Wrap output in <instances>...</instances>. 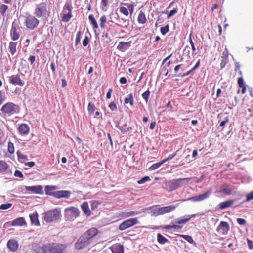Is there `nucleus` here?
<instances>
[{
    "instance_id": "nucleus-1",
    "label": "nucleus",
    "mask_w": 253,
    "mask_h": 253,
    "mask_svg": "<svg viewBox=\"0 0 253 253\" xmlns=\"http://www.w3.org/2000/svg\"><path fill=\"white\" fill-rule=\"evenodd\" d=\"M33 247L36 253H63V245L55 243L45 244L42 247L36 244Z\"/></svg>"
},
{
    "instance_id": "nucleus-2",
    "label": "nucleus",
    "mask_w": 253,
    "mask_h": 253,
    "mask_svg": "<svg viewBox=\"0 0 253 253\" xmlns=\"http://www.w3.org/2000/svg\"><path fill=\"white\" fill-rule=\"evenodd\" d=\"M18 106L16 104L8 102L2 105L0 109V115L2 117H10L17 113Z\"/></svg>"
},
{
    "instance_id": "nucleus-3",
    "label": "nucleus",
    "mask_w": 253,
    "mask_h": 253,
    "mask_svg": "<svg viewBox=\"0 0 253 253\" xmlns=\"http://www.w3.org/2000/svg\"><path fill=\"white\" fill-rule=\"evenodd\" d=\"M135 4L133 2H128V0H124L119 6V12L124 16L127 17L129 14L132 15L134 12Z\"/></svg>"
},
{
    "instance_id": "nucleus-4",
    "label": "nucleus",
    "mask_w": 253,
    "mask_h": 253,
    "mask_svg": "<svg viewBox=\"0 0 253 253\" xmlns=\"http://www.w3.org/2000/svg\"><path fill=\"white\" fill-rule=\"evenodd\" d=\"M191 178H179L177 179H173L172 180L166 181L164 183L165 188L168 191H172L176 189L178 187H180L182 185V181H189Z\"/></svg>"
},
{
    "instance_id": "nucleus-5",
    "label": "nucleus",
    "mask_w": 253,
    "mask_h": 253,
    "mask_svg": "<svg viewBox=\"0 0 253 253\" xmlns=\"http://www.w3.org/2000/svg\"><path fill=\"white\" fill-rule=\"evenodd\" d=\"M49 13L47 5L45 2H41L37 4L34 11V14L37 18L46 17Z\"/></svg>"
},
{
    "instance_id": "nucleus-6",
    "label": "nucleus",
    "mask_w": 253,
    "mask_h": 253,
    "mask_svg": "<svg viewBox=\"0 0 253 253\" xmlns=\"http://www.w3.org/2000/svg\"><path fill=\"white\" fill-rule=\"evenodd\" d=\"M61 211L56 208L48 210L44 213V220L46 222H51L57 220L60 218Z\"/></svg>"
},
{
    "instance_id": "nucleus-7",
    "label": "nucleus",
    "mask_w": 253,
    "mask_h": 253,
    "mask_svg": "<svg viewBox=\"0 0 253 253\" xmlns=\"http://www.w3.org/2000/svg\"><path fill=\"white\" fill-rule=\"evenodd\" d=\"M65 220L67 221H72L79 216L80 211L77 208L70 207L64 210Z\"/></svg>"
},
{
    "instance_id": "nucleus-8",
    "label": "nucleus",
    "mask_w": 253,
    "mask_h": 253,
    "mask_svg": "<svg viewBox=\"0 0 253 253\" xmlns=\"http://www.w3.org/2000/svg\"><path fill=\"white\" fill-rule=\"evenodd\" d=\"M39 23L40 21L35 15L28 14L25 17L24 24L28 29H35L38 27Z\"/></svg>"
},
{
    "instance_id": "nucleus-9",
    "label": "nucleus",
    "mask_w": 253,
    "mask_h": 253,
    "mask_svg": "<svg viewBox=\"0 0 253 253\" xmlns=\"http://www.w3.org/2000/svg\"><path fill=\"white\" fill-rule=\"evenodd\" d=\"M72 7L71 4L66 3L64 5L62 11L61 20L63 22L67 23L73 17L72 14Z\"/></svg>"
},
{
    "instance_id": "nucleus-10",
    "label": "nucleus",
    "mask_w": 253,
    "mask_h": 253,
    "mask_svg": "<svg viewBox=\"0 0 253 253\" xmlns=\"http://www.w3.org/2000/svg\"><path fill=\"white\" fill-rule=\"evenodd\" d=\"M90 241L84 234L81 235L75 244V248L80 250L86 248L90 243Z\"/></svg>"
},
{
    "instance_id": "nucleus-11",
    "label": "nucleus",
    "mask_w": 253,
    "mask_h": 253,
    "mask_svg": "<svg viewBox=\"0 0 253 253\" xmlns=\"http://www.w3.org/2000/svg\"><path fill=\"white\" fill-rule=\"evenodd\" d=\"M138 222L137 218H132L124 221L119 226V229L121 231L125 230L129 227H131Z\"/></svg>"
},
{
    "instance_id": "nucleus-12",
    "label": "nucleus",
    "mask_w": 253,
    "mask_h": 253,
    "mask_svg": "<svg viewBox=\"0 0 253 253\" xmlns=\"http://www.w3.org/2000/svg\"><path fill=\"white\" fill-rule=\"evenodd\" d=\"M230 229L229 225L228 222L222 221L216 228L217 232L221 235H225L228 234Z\"/></svg>"
},
{
    "instance_id": "nucleus-13",
    "label": "nucleus",
    "mask_w": 253,
    "mask_h": 253,
    "mask_svg": "<svg viewBox=\"0 0 253 253\" xmlns=\"http://www.w3.org/2000/svg\"><path fill=\"white\" fill-rule=\"evenodd\" d=\"M10 83L14 85L23 86L24 82L20 78L19 75H13L9 77Z\"/></svg>"
},
{
    "instance_id": "nucleus-14",
    "label": "nucleus",
    "mask_w": 253,
    "mask_h": 253,
    "mask_svg": "<svg viewBox=\"0 0 253 253\" xmlns=\"http://www.w3.org/2000/svg\"><path fill=\"white\" fill-rule=\"evenodd\" d=\"M210 194H211V192L210 191H207L205 193L202 194L201 195L191 197L186 199V200H189V201H191L193 202L201 201L207 199L208 197H209ZM184 201H186V200H184Z\"/></svg>"
},
{
    "instance_id": "nucleus-15",
    "label": "nucleus",
    "mask_w": 253,
    "mask_h": 253,
    "mask_svg": "<svg viewBox=\"0 0 253 253\" xmlns=\"http://www.w3.org/2000/svg\"><path fill=\"white\" fill-rule=\"evenodd\" d=\"M19 29L16 25L12 23L11 29L10 30V37L13 41L17 40L20 37Z\"/></svg>"
},
{
    "instance_id": "nucleus-16",
    "label": "nucleus",
    "mask_w": 253,
    "mask_h": 253,
    "mask_svg": "<svg viewBox=\"0 0 253 253\" xmlns=\"http://www.w3.org/2000/svg\"><path fill=\"white\" fill-rule=\"evenodd\" d=\"M25 189L35 194H42L43 193L42 187L41 185L26 186Z\"/></svg>"
},
{
    "instance_id": "nucleus-17",
    "label": "nucleus",
    "mask_w": 253,
    "mask_h": 253,
    "mask_svg": "<svg viewBox=\"0 0 253 253\" xmlns=\"http://www.w3.org/2000/svg\"><path fill=\"white\" fill-rule=\"evenodd\" d=\"M98 230L97 228L92 227L87 230L83 234L87 237L88 240L91 242V239L95 237L98 234Z\"/></svg>"
},
{
    "instance_id": "nucleus-18",
    "label": "nucleus",
    "mask_w": 253,
    "mask_h": 253,
    "mask_svg": "<svg viewBox=\"0 0 253 253\" xmlns=\"http://www.w3.org/2000/svg\"><path fill=\"white\" fill-rule=\"evenodd\" d=\"M7 246L11 251L15 252L18 248L19 244L15 239H10L7 242Z\"/></svg>"
},
{
    "instance_id": "nucleus-19",
    "label": "nucleus",
    "mask_w": 253,
    "mask_h": 253,
    "mask_svg": "<svg viewBox=\"0 0 253 253\" xmlns=\"http://www.w3.org/2000/svg\"><path fill=\"white\" fill-rule=\"evenodd\" d=\"M71 194V192L68 190H61L56 191L55 198L60 199L62 198H69Z\"/></svg>"
},
{
    "instance_id": "nucleus-20",
    "label": "nucleus",
    "mask_w": 253,
    "mask_h": 253,
    "mask_svg": "<svg viewBox=\"0 0 253 253\" xmlns=\"http://www.w3.org/2000/svg\"><path fill=\"white\" fill-rule=\"evenodd\" d=\"M110 249L113 253H124V246L120 244H115Z\"/></svg>"
},
{
    "instance_id": "nucleus-21",
    "label": "nucleus",
    "mask_w": 253,
    "mask_h": 253,
    "mask_svg": "<svg viewBox=\"0 0 253 253\" xmlns=\"http://www.w3.org/2000/svg\"><path fill=\"white\" fill-rule=\"evenodd\" d=\"M17 42H10L8 46V51L12 56L15 55L17 51Z\"/></svg>"
},
{
    "instance_id": "nucleus-22",
    "label": "nucleus",
    "mask_w": 253,
    "mask_h": 253,
    "mask_svg": "<svg viewBox=\"0 0 253 253\" xmlns=\"http://www.w3.org/2000/svg\"><path fill=\"white\" fill-rule=\"evenodd\" d=\"M57 187L54 185H46L45 187V194L47 195L52 196L55 198L56 191H54L57 189Z\"/></svg>"
},
{
    "instance_id": "nucleus-23",
    "label": "nucleus",
    "mask_w": 253,
    "mask_h": 253,
    "mask_svg": "<svg viewBox=\"0 0 253 253\" xmlns=\"http://www.w3.org/2000/svg\"><path fill=\"white\" fill-rule=\"evenodd\" d=\"M18 130L20 134L26 135L29 132L30 128L27 124L23 123L19 126Z\"/></svg>"
},
{
    "instance_id": "nucleus-24",
    "label": "nucleus",
    "mask_w": 253,
    "mask_h": 253,
    "mask_svg": "<svg viewBox=\"0 0 253 253\" xmlns=\"http://www.w3.org/2000/svg\"><path fill=\"white\" fill-rule=\"evenodd\" d=\"M131 46V42H120L117 46V49L122 51H125L127 48Z\"/></svg>"
},
{
    "instance_id": "nucleus-25",
    "label": "nucleus",
    "mask_w": 253,
    "mask_h": 253,
    "mask_svg": "<svg viewBox=\"0 0 253 253\" xmlns=\"http://www.w3.org/2000/svg\"><path fill=\"white\" fill-rule=\"evenodd\" d=\"M175 208L176 206L173 205L160 207L162 215L172 212Z\"/></svg>"
},
{
    "instance_id": "nucleus-26",
    "label": "nucleus",
    "mask_w": 253,
    "mask_h": 253,
    "mask_svg": "<svg viewBox=\"0 0 253 253\" xmlns=\"http://www.w3.org/2000/svg\"><path fill=\"white\" fill-rule=\"evenodd\" d=\"M147 18L143 11L140 10L137 17L138 23L140 24L144 25L147 22Z\"/></svg>"
},
{
    "instance_id": "nucleus-27",
    "label": "nucleus",
    "mask_w": 253,
    "mask_h": 253,
    "mask_svg": "<svg viewBox=\"0 0 253 253\" xmlns=\"http://www.w3.org/2000/svg\"><path fill=\"white\" fill-rule=\"evenodd\" d=\"M26 225V222L23 217H18L12 221L11 225L13 226H23Z\"/></svg>"
},
{
    "instance_id": "nucleus-28",
    "label": "nucleus",
    "mask_w": 253,
    "mask_h": 253,
    "mask_svg": "<svg viewBox=\"0 0 253 253\" xmlns=\"http://www.w3.org/2000/svg\"><path fill=\"white\" fill-rule=\"evenodd\" d=\"M31 223L35 226H39L40 225L38 220V214L37 212H35L29 215Z\"/></svg>"
},
{
    "instance_id": "nucleus-29",
    "label": "nucleus",
    "mask_w": 253,
    "mask_h": 253,
    "mask_svg": "<svg viewBox=\"0 0 253 253\" xmlns=\"http://www.w3.org/2000/svg\"><path fill=\"white\" fill-rule=\"evenodd\" d=\"M234 202V201L233 200H229L221 202L218 205L219 208L221 210H223L229 207L233 204Z\"/></svg>"
},
{
    "instance_id": "nucleus-30",
    "label": "nucleus",
    "mask_w": 253,
    "mask_h": 253,
    "mask_svg": "<svg viewBox=\"0 0 253 253\" xmlns=\"http://www.w3.org/2000/svg\"><path fill=\"white\" fill-rule=\"evenodd\" d=\"M199 215L200 214L199 213L188 215L186 218L178 220L177 221H176V223L178 224H185L186 222L189 221L191 218L199 216Z\"/></svg>"
},
{
    "instance_id": "nucleus-31",
    "label": "nucleus",
    "mask_w": 253,
    "mask_h": 253,
    "mask_svg": "<svg viewBox=\"0 0 253 253\" xmlns=\"http://www.w3.org/2000/svg\"><path fill=\"white\" fill-rule=\"evenodd\" d=\"M81 208L84 213L87 216L91 215V211L89 210L88 203L86 202H84L81 205Z\"/></svg>"
},
{
    "instance_id": "nucleus-32",
    "label": "nucleus",
    "mask_w": 253,
    "mask_h": 253,
    "mask_svg": "<svg viewBox=\"0 0 253 253\" xmlns=\"http://www.w3.org/2000/svg\"><path fill=\"white\" fill-rule=\"evenodd\" d=\"M219 193H222L226 195H230L232 193V189L228 185L223 186L219 191Z\"/></svg>"
},
{
    "instance_id": "nucleus-33",
    "label": "nucleus",
    "mask_w": 253,
    "mask_h": 253,
    "mask_svg": "<svg viewBox=\"0 0 253 253\" xmlns=\"http://www.w3.org/2000/svg\"><path fill=\"white\" fill-rule=\"evenodd\" d=\"M88 19L90 21V24L92 26L94 31L98 28V25L94 16L93 14H90L88 16Z\"/></svg>"
},
{
    "instance_id": "nucleus-34",
    "label": "nucleus",
    "mask_w": 253,
    "mask_h": 253,
    "mask_svg": "<svg viewBox=\"0 0 253 253\" xmlns=\"http://www.w3.org/2000/svg\"><path fill=\"white\" fill-rule=\"evenodd\" d=\"M125 104L129 103L130 106H132L134 105V98L133 95L132 93H130L127 97H126L124 99Z\"/></svg>"
},
{
    "instance_id": "nucleus-35",
    "label": "nucleus",
    "mask_w": 253,
    "mask_h": 253,
    "mask_svg": "<svg viewBox=\"0 0 253 253\" xmlns=\"http://www.w3.org/2000/svg\"><path fill=\"white\" fill-rule=\"evenodd\" d=\"M157 241L161 244H164L169 242V240L160 233L157 234Z\"/></svg>"
},
{
    "instance_id": "nucleus-36",
    "label": "nucleus",
    "mask_w": 253,
    "mask_h": 253,
    "mask_svg": "<svg viewBox=\"0 0 253 253\" xmlns=\"http://www.w3.org/2000/svg\"><path fill=\"white\" fill-rule=\"evenodd\" d=\"M8 168V165L4 161H0V172L6 171Z\"/></svg>"
},
{
    "instance_id": "nucleus-37",
    "label": "nucleus",
    "mask_w": 253,
    "mask_h": 253,
    "mask_svg": "<svg viewBox=\"0 0 253 253\" xmlns=\"http://www.w3.org/2000/svg\"><path fill=\"white\" fill-rule=\"evenodd\" d=\"M100 27L101 29H104L106 27L107 22V17L105 15H103L100 18Z\"/></svg>"
},
{
    "instance_id": "nucleus-38",
    "label": "nucleus",
    "mask_w": 253,
    "mask_h": 253,
    "mask_svg": "<svg viewBox=\"0 0 253 253\" xmlns=\"http://www.w3.org/2000/svg\"><path fill=\"white\" fill-rule=\"evenodd\" d=\"M151 216L156 217L162 215L160 208L153 209L151 212Z\"/></svg>"
},
{
    "instance_id": "nucleus-39",
    "label": "nucleus",
    "mask_w": 253,
    "mask_h": 253,
    "mask_svg": "<svg viewBox=\"0 0 253 253\" xmlns=\"http://www.w3.org/2000/svg\"><path fill=\"white\" fill-rule=\"evenodd\" d=\"M177 236L184 238L185 240H186L187 242H188L190 244H193L194 242L192 237L189 235L177 234Z\"/></svg>"
},
{
    "instance_id": "nucleus-40",
    "label": "nucleus",
    "mask_w": 253,
    "mask_h": 253,
    "mask_svg": "<svg viewBox=\"0 0 253 253\" xmlns=\"http://www.w3.org/2000/svg\"><path fill=\"white\" fill-rule=\"evenodd\" d=\"M87 110L89 115H92L95 110V105L91 102H89L88 104Z\"/></svg>"
},
{
    "instance_id": "nucleus-41",
    "label": "nucleus",
    "mask_w": 253,
    "mask_h": 253,
    "mask_svg": "<svg viewBox=\"0 0 253 253\" xmlns=\"http://www.w3.org/2000/svg\"><path fill=\"white\" fill-rule=\"evenodd\" d=\"M228 61V56H222L220 62V68L222 69L225 67Z\"/></svg>"
},
{
    "instance_id": "nucleus-42",
    "label": "nucleus",
    "mask_w": 253,
    "mask_h": 253,
    "mask_svg": "<svg viewBox=\"0 0 253 253\" xmlns=\"http://www.w3.org/2000/svg\"><path fill=\"white\" fill-rule=\"evenodd\" d=\"M17 155L18 159L23 160H27L28 159L27 155L24 154L19 150L17 151Z\"/></svg>"
},
{
    "instance_id": "nucleus-43",
    "label": "nucleus",
    "mask_w": 253,
    "mask_h": 253,
    "mask_svg": "<svg viewBox=\"0 0 253 253\" xmlns=\"http://www.w3.org/2000/svg\"><path fill=\"white\" fill-rule=\"evenodd\" d=\"M138 214V212L136 211H130L129 212H126L123 214L124 218H127L130 216H134Z\"/></svg>"
},
{
    "instance_id": "nucleus-44",
    "label": "nucleus",
    "mask_w": 253,
    "mask_h": 253,
    "mask_svg": "<svg viewBox=\"0 0 253 253\" xmlns=\"http://www.w3.org/2000/svg\"><path fill=\"white\" fill-rule=\"evenodd\" d=\"M164 163L162 161L160 162H158V163L154 164L149 168V169L151 170H155L157 169H158V168H159Z\"/></svg>"
},
{
    "instance_id": "nucleus-45",
    "label": "nucleus",
    "mask_w": 253,
    "mask_h": 253,
    "mask_svg": "<svg viewBox=\"0 0 253 253\" xmlns=\"http://www.w3.org/2000/svg\"><path fill=\"white\" fill-rule=\"evenodd\" d=\"M15 149H14V144L12 142L9 141L8 143V152L12 154H13L14 152Z\"/></svg>"
},
{
    "instance_id": "nucleus-46",
    "label": "nucleus",
    "mask_w": 253,
    "mask_h": 253,
    "mask_svg": "<svg viewBox=\"0 0 253 253\" xmlns=\"http://www.w3.org/2000/svg\"><path fill=\"white\" fill-rule=\"evenodd\" d=\"M8 9V6L7 5L4 4H1L0 6V13L1 15H4Z\"/></svg>"
},
{
    "instance_id": "nucleus-47",
    "label": "nucleus",
    "mask_w": 253,
    "mask_h": 253,
    "mask_svg": "<svg viewBox=\"0 0 253 253\" xmlns=\"http://www.w3.org/2000/svg\"><path fill=\"white\" fill-rule=\"evenodd\" d=\"M150 94V92L149 89H148L147 91H145L142 94V96L143 98L144 99V100L145 101V102L146 103H147L148 101Z\"/></svg>"
},
{
    "instance_id": "nucleus-48",
    "label": "nucleus",
    "mask_w": 253,
    "mask_h": 253,
    "mask_svg": "<svg viewBox=\"0 0 253 253\" xmlns=\"http://www.w3.org/2000/svg\"><path fill=\"white\" fill-rule=\"evenodd\" d=\"M109 107L112 111H116L117 110V106L116 103L114 101L111 102L109 104Z\"/></svg>"
},
{
    "instance_id": "nucleus-49",
    "label": "nucleus",
    "mask_w": 253,
    "mask_h": 253,
    "mask_svg": "<svg viewBox=\"0 0 253 253\" xmlns=\"http://www.w3.org/2000/svg\"><path fill=\"white\" fill-rule=\"evenodd\" d=\"M150 178L149 176H146L143 177L142 179L138 181V183L139 184H143L147 181H150Z\"/></svg>"
},
{
    "instance_id": "nucleus-50",
    "label": "nucleus",
    "mask_w": 253,
    "mask_h": 253,
    "mask_svg": "<svg viewBox=\"0 0 253 253\" xmlns=\"http://www.w3.org/2000/svg\"><path fill=\"white\" fill-rule=\"evenodd\" d=\"M82 35V32L81 31H79L77 33L76 38L75 44L78 45L80 42L81 36Z\"/></svg>"
},
{
    "instance_id": "nucleus-51",
    "label": "nucleus",
    "mask_w": 253,
    "mask_h": 253,
    "mask_svg": "<svg viewBox=\"0 0 253 253\" xmlns=\"http://www.w3.org/2000/svg\"><path fill=\"white\" fill-rule=\"evenodd\" d=\"M101 204L98 201L94 200L91 202V206L92 210H94L98 207V206Z\"/></svg>"
},
{
    "instance_id": "nucleus-52",
    "label": "nucleus",
    "mask_w": 253,
    "mask_h": 253,
    "mask_svg": "<svg viewBox=\"0 0 253 253\" xmlns=\"http://www.w3.org/2000/svg\"><path fill=\"white\" fill-rule=\"evenodd\" d=\"M169 31V26L168 25L165 27L161 28L160 31L163 35H165Z\"/></svg>"
},
{
    "instance_id": "nucleus-53",
    "label": "nucleus",
    "mask_w": 253,
    "mask_h": 253,
    "mask_svg": "<svg viewBox=\"0 0 253 253\" xmlns=\"http://www.w3.org/2000/svg\"><path fill=\"white\" fill-rule=\"evenodd\" d=\"M178 11V8L177 7H176L175 8L173 9V10H171L170 11L169 14L167 15V19H169L171 16L175 15Z\"/></svg>"
},
{
    "instance_id": "nucleus-54",
    "label": "nucleus",
    "mask_w": 253,
    "mask_h": 253,
    "mask_svg": "<svg viewBox=\"0 0 253 253\" xmlns=\"http://www.w3.org/2000/svg\"><path fill=\"white\" fill-rule=\"evenodd\" d=\"M253 200V190L246 195V199L245 202H249Z\"/></svg>"
},
{
    "instance_id": "nucleus-55",
    "label": "nucleus",
    "mask_w": 253,
    "mask_h": 253,
    "mask_svg": "<svg viewBox=\"0 0 253 253\" xmlns=\"http://www.w3.org/2000/svg\"><path fill=\"white\" fill-rule=\"evenodd\" d=\"M12 206L11 203L2 204L0 206V209L2 210H6Z\"/></svg>"
},
{
    "instance_id": "nucleus-56",
    "label": "nucleus",
    "mask_w": 253,
    "mask_h": 253,
    "mask_svg": "<svg viewBox=\"0 0 253 253\" xmlns=\"http://www.w3.org/2000/svg\"><path fill=\"white\" fill-rule=\"evenodd\" d=\"M176 154H177V151L174 152V154L169 155L167 158H166V159H165L163 160V162L165 163L169 160H170L172 159L176 155Z\"/></svg>"
},
{
    "instance_id": "nucleus-57",
    "label": "nucleus",
    "mask_w": 253,
    "mask_h": 253,
    "mask_svg": "<svg viewBox=\"0 0 253 253\" xmlns=\"http://www.w3.org/2000/svg\"><path fill=\"white\" fill-rule=\"evenodd\" d=\"M240 64L239 62H235V71L236 72L238 71L239 74L240 75H242V71L240 70Z\"/></svg>"
},
{
    "instance_id": "nucleus-58",
    "label": "nucleus",
    "mask_w": 253,
    "mask_h": 253,
    "mask_svg": "<svg viewBox=\"0 0 253 253\" xmlns=\"http://www.w3.org/2000/svg\"><path fill=\"white\" fill-rule=\"evenodd\" d=\"M238 84L239 87H243L245 85L244 84V81L242 77H240L238 79Z\"/></svg>"
},
{
    "instance_id": "nucleus-59",
    "label": "nucleus",
    "mask_w": 253,
    "mask_h": 253,
    "mask_svg": "<svg viewBox=\"0 0 253 253\" xmlns=\"http://www.w3.org/2000/svg\"><path fill=\"white\" fill-rule=\"evenodd\" d=\"M237 223L240 225H245L246 224V221L243 218H237Z\"/></svg>"
},
{
    "instance_id": "nucleus-60",
    "label": "nucleus",
    "mask_w": 253,
    "mask_h": 253,
    "mask_svg": "<svg viewBox=\"0 0 253 253\" xmlns=\"http://www.w3.org/2000/svg\"><path fill=\"white\" fill-rule=\"evenodd\" d=\"M14 175L15 177H18L21 178L23 177V175L22 173L18 170H16L15 171Z\"/></svg>"
},
{
    "instance_id": "nucleus-61",
    "label": "nucleus",
    "mask_w": 253,
    "mask_h": 253,
    "mask_svg": "<svg viewBox=\"0 0 253 253\" xmlns=\"http://www.w3.org/2000/svg\"><path fill=\"white\" fill-rule=\"evenodd\" d=\"M89 40L88 36H86L83 41V45L84 46H86L89 43Z\"/></svg>"
},
{
    "instance_id": "nucleus-62",
    "label": "nucleus",
    "mask_w": 253,
    "mask_h": 253,
    "mask_svg": "<svg viewBox=\"0 0 253 253\" xmlns=\"http://www.w3.org/2000/svg\"><path fill=\"white\" fill-rule=\"evenodd\" d=\"M229 121V119L228 118V117H226L224 120L221 121L220 122V126L223 127L225 125V124L226 123H228Z\"/></svg>"
},
{
    "instance_id": "nucleus-63",
    "label": "nucleus",
    "mask_w": 253,
    "mask_h": 253,
    "mask_svg": "<svg viewBox=\"0 0 253 253\" xmlns=\"http://www.w3.org/2000/svg\"><path fill=\"white\" fill-rule=\"evenodd\" d=\"M35 56L34 55L30 56L28 58V61L30 62L31 64H33L34 62L35 61Z\"/></svg>"
},
{
    "instance_id": "nucleus-64",
    "label": "nucleus",
    "mask_w": 253,
    "mask_h": 253,
    "mask_svg": "<svg viewBox=\"0 0 253 253\" xmlns=\"http://www.w3.org/2000/svg\"><path fill=\"white\" fill-rule=\"evenodd\" d=\"M35 163L33 161H31L25 163V165L29 167H33L35 166Z\"/></svg>"
}]
</instances>
